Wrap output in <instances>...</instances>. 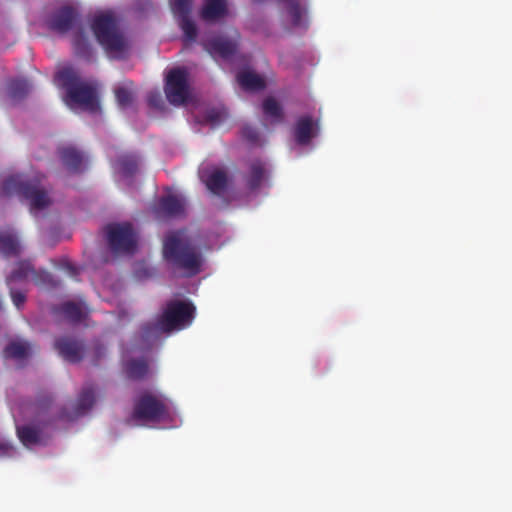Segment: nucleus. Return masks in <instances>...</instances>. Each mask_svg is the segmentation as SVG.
Returning <instances> with one entry per match:
<instances>
[{
    "instance_id": "nucleus-31",
    "label": "nucleus",
    "mask_w": 512,
    "mask_h": 512,
    "mask_svg": "<svg viewBox=\"0 0 512 512\" xmlns=\"http://www.w3.org/2000/svg\"><path fill=\"white\" fill-rule=\"evenodd\" d=\"M115 96L117 103L121 108H127L133 104L134 95L127 87H118L115 90Z\"/></svg>"
},
{
    "instance_id": "nucleus-14",
    "label": "nucleus",
    "mask_w": 512,
    "mask_h": 512,
    "mask_svg": "<svg viewBox=\"0 0 512 512\" xmlns=\"http://www.w3.org/2000/svg\"><path fill=\"white\" fill-rule=\"evenodd\" d=\"M318 130V122H314L310 116H302L294 127L295 141L299 145H307L317 135Z\"/></svg>"
},
{
    "instance_id": "nucleus-17",
    "label": "nucleus",
    "mask_w": 512,
    "mask_h": 512,
    "mask_svg": "<svg viewBox=\"0 0 512 512\" xmlns=\"http://www.w3.org/2000/svg\"><path fill=\"white\" fill-rule=\"evenodd\" d=\"M140 158L135 153H123L115 162L116 171L125 178L133 177L139 170Z\"/></svg>"
},
{
    "instance_id": "nucleus-29",
    "label": "nucleus",
    "mask_w": 512,
    "mask_h": 512,
    "mask_svg": "<svg viewBox=\"0 0 512 512\" xmlns=\"http://www.w3.org/2000/svg\"><path fill=\"white\" fill-rule=\"evenodd\" d=\"M170 7L177 21L184 18H190L193 0H170Z\"/></svg>"
},
{
    "instance_id": "nucleus-22",
    "label": "nucleus",
    "mask_w": 512,
    "mask_h": 512,
    "mask_svg": "<svg viewBox=\"0 0 512 512\" xmlns=\"http://www.w3.org/2000/svg\"><path fill=\"white\" fill-rule=\"evenodd\" d=\"M96 399V391L93 385L85 386L76 402L74 417H79L90 410Z\"/></svg>"
},
{
    "instance_id": "nucleus-6",
    "label": "nucleus",
    "mask_w": 512,
    "mask_h": 512,
    "mask_svg": "<svg viewBox=\"0 0 512 512\" xmlns=\"http://www.w3.org/2000/svg\"><path fill=\"white\" fill-rule=\"evenodd\" d=\"M167 414L164 398L151 391H142L134 400L132 418L139 421H158Z\"/></svg>"
},
{
    "instance_id": "nucleus-26",
    "label": "nucleus",
    "mask_w": 512,
    "mask_h": 512,
    "mask_svg": "<svg viewBox=\"0 0 512 512\" xmlns=\"http://www.w3.org/2000/svg\"><path fill=\"white\" fill-rule=\"evenodd\" d=\"M33 270L34 267L30 261H19L16 265V268L11 272L9 276H7V285L10 286L15 282H22L27 280L29 277H32Z\"/></svg>"
},
{
    "instance_id": "nucleus-37",
    "label": "nucleus",
    "mask_w": 512,
    "mask_h": 512,
    "mask_svg": "<svg viewBox=\"0 0 512 512\" xmlns=\"http://www.w3.org/2000/svg\"><path fill=\"white\" fill-rule=\"evenodd\" d=\"M89 31L96 36V15L90 16L88 19Z\"/></svg>"
},
{
    "instance_id": "nucleus-19",
    "label": "nucleus",
    "mask_w": 512,
    "mask_h": 512,
    "mask_svg": "<svg viewBox=\"0 0 512 512\" xmlns=\"http://www.w3.org/2000/svg\"><path fill=\"white\" fill-rule=\"evenodd\" d=\"M0 252L5 257L18 256L21 245L16 233L10 229L0 230Z\"/></svg>"
},
{
    "instance_id": "nucleus-2",
    "label": "nucleus",
    "mask_w": 512,
    "mask_h": 512,
    "mask_svg": "<svg viewBox=\"0 0 512 512\" xmlns=\"http://www.w3.org/2000/svg\"><path fill=\"white\" fill-rule=\"evenodd\" d=\"M55 82L66 91V103L71 108L96 109V84L83 79L75 67L65 65L55 74Z\"/></svg>"
},
{
    "instance_id": "nucleus-32",
    "label": "nucleus",
    "mask_w": 512,
    "mask_h": 512,
    "mask_svg": "<svg viewBox=\"0 0 512 512\" xmlns=\"http://www.w3.org/2000/svg\"><path fill=\"white\" fill-rule=\"evenodd\" d=\"M10 297L12 299L13 304L18 310H21L26 302V291L16 290L13 285L8 286Z\"/></svg>"
},
{
    "instance_id": "nucleus-13",
    "label": "nucleus",
    "mask_w": 512,
    "mask_h": 512,
    "mask_svg": "<svg viewBox=\"0 0 512 512\" xmlns=\"http://www.w3.org/2000/svg\"><path fill=\"white\" fill-rule=\"evenodd\" d=\"M55 312L71 324L83 322L89 315V309L83 302L66 301L59 305Z\"/></svg>"
},
{
    "instance_id": "nucleus-21",
    "label": "nucleus",
    "mask_w": 512,
    "mask_h": 512,
    "mask_svg": "<svg viewBox=\"0 0 512 512\" xmlns=\"http://www.w3.org/2000/svg\"><path fill=\"white\" fill-rule=\"evenodd\" d=\"M237 82L246 91H261L266 87L265 80L257 73L249 70L239 72Z\"/></svg>"
},
{
    "instance_id": "nucleus-9",
    "label": "nucleus",
    "mask_w": 512,
    "mask_h": 512,
    "mask_svg": "<svg viewBox=\"0 0 512 512\" xmlns=\"http://www.w3.org/2000/svg\"><path fill=\"white\" fill-rule=\"evenodd\" d=\"M164 91L172 105H182L189 98L188 74L182 68H174L166 76Z\"/></svg>"
},
{
    "instance_id": "nucleus-35",
    "label": "nucleus",
    "mask_w": 512,
    "mask_h": 512,
    "mask_svg": "<svg viewBox=\"0 0 512 512\" xmlns=\"http://www.w3.org/2000/svg\"><path fill=\"white\" fill-rule=\"evenodd\" d=\"M242 136L251 143H256L259 140L258 131L251 126L243 127Z\"/></svg>"
},
{
    "instance_id": "nucleus-30",
    "label": "nucleus",
    "mask_w": 512,
    "mask_h": 512,
    "mask_svg": "<svg viewBox=\"0 0 512 512\" xmlns=\"http://www.w3.org/2000/svg\"><path fill=\"white\" fill-rule=\"evenodd\" d=\"M178 24L184 33V38L186 41L193 42L196 40L198 31L196 24L191 19V17L178 20Z\"/></svg>"
},
{
    "instance_id": "nucleus-25",
    "label": "nucleus",
    "mask_w": 512,
    "mask_h": 512,
    "mask_svg": "<svg viewBox=\"0 0 512 512\" xmlns=\"http://www.w3.org/2000/svg\"><path fill=\"white\" fill-rule=\"evenodd\" d=\"M262 111L271 123H281L284 119V112L281 104L274 97H267L262 103Z\"/></svg>"
},
{
    "instance_id": "nucleus-23",
    "label": "nucleus",
    "mask_w": 512,
    "mask_h": 512,
    "mask_svg": "<svg viewBox=\"0 0 512 512\" xmlns=\"http://www.w3.org/2000/svg\"><path fill=\"white\" fill-rule=\"evenodd\" d=\"M32 346L27 341H13L4 349V357L23 360L31 355Z\"/></svg>"
},
{
    "instance_id": "nucleus-24",
    "label": "nucleus",
    "mask_w": 512,
    "mask_h": 512,
    "mask_svg": "<svg viewBox=\"0 0 512 512\" xmlns=\"http://www.w3.org/2000/svg\"><path fill=\"white\" fill-rule=\"evenodd\" d=\"M204 182L209 191L215 195H221L227 187L228 179L223 170L216 169L207 176Z\"/></svg>"
},
{
    "instance_id": "nucleus-4",
    "label": "nucleus",
    "mask_w": 512,
    "mask_h": 512,
    "mask_svg": "<svg viewBox=\"0 0 512 512\" xmlns=\"http://www.w3.org/2000/svg\"><path fill=\"white\" fill-rule=\"evenodd\" d=\"M98 44L112 60H126L130 56L131 40L111 15L98 12Z\"/></svg>"
},
{
    "instance_id": "nucleus-12",
    "label": "nucleus",
    "mask_w": 512,
    "mask_h": 512,
    "mask_svg": "<svg viewBox=\"0 0 512 512\" xmlns=\"http://www.w3.org/2000/svg\"><path fill=\"white\" fill-rule=\"evenodd\" d=\"M184 200L176 195L161 197L153 210L157 217H177L184 213Z\"/></svg>"
},
{
    "instance_id": "nucleus-15",
    "label": "nucleus",
    "mask_w": 512,
    "mask_h": 512,
    "mask_svg": "<svg viewBox=\"0 0 512 512\" xmlns=\"http://www.w3.org/2000/svg\"><path fill=\"white\" fill-rule=\"evenodd\" d=\"M59 155L63 165L74 173L82 172L86 168V158L84 154L74 147H63L59 150Z\"/></svg>"
},
{
    "instance_id": "nucleus-7",
    "label": "nucleus",
    "mask_w": 512,
    "mask_h": 512,
    "mask_svg": "<svg viewBox=\"0 0 512 512\" xmlns=\"http://www.w3.org/2000/svg\"><path fill=\"white\" fill-rule=\"evenodd\" d=\"M107 239L116 254L132 255L137 250V234L129 222L108 225Z\"/></svg>"
},
{
    "instance_id": "nucleus-33",
    "label": "nucleus",
    "mask_w": 512,
    "mask_h": 512,
    "mask_svg": "<svg viewBox=\"0 0 512 512\" xmlns=\"http://www.w3.org/2000/svg\"><path fill=\"white\" fill-rule=\"evenodd\" d=\"M32 280L36 285H51L52 275L46 270H33Z\"/></svg>"
},
{
    "instance_id": "nucleus-1",
    "label": "nucleus",
    "mask_w": 512,
    "mask_h": 512,
    "mask_svg": "<svg viewBox=\"0 0 512 512\" xmlns=\"http://www.w3.org/2000/svg\"><path fill=\"white\" fill-rule=\"evenodd\" d=\"M45 26L60 35L74 31L72 44L75 54L82 58H88L91 55L87 31L81 15L75 7L63 5L54 9L46 16Z\"/></svg>"
},
{
    "instance_id": "nucleus-3",
    "label": "nucleus",
    "mask_w": 512,
    "mask_h": 512,
    "mask_svg": "<svg viewBox=\"0 0 512 512\" xmlns=\"http://www.w3.org/2000/svg\"><path fill=\"white\" fill-rule=\"evenodd\" d=\"M1 189L4 195H16L22 201H27L31 212L46 209L52 202L38 176L30 178L23 174L10 175L3 180Z\"/></svg>"
},
{
    "instance_id": "nucleus-28",
    "label": "nucleus",
    "mask_w": 512,
    "mask_h": 512,
    "mask_svg": "<svg viewBox=\"0 0 512 512\" xmlns=\"http://www.w3.org/2000/svg\"><path fill=\"white\" fill-rule=\"evenodd\" d=\"M30 88L26 79H13L8 83V95L12 100H20L29 93Z\"/></svg>"
},
{
    "instance_id": "nucleus-5",
    "label": "nucleus",
    "mask_w": 512,
    "mask_h": 512,
    "mask_svg": "<svg viewBox=\"0 0 512 512\" xmlns=\"http://www.w3.org/2000/svg\"><path fill=\"white\" fill-rule=\"evenodd\" d=\"M163 256L176 267L185 270L189 276L200 272L201 254L180 232H173L165 237Z\"/></svg>"
},
{
    "instance_id": "nucleus-39",
    "label": "nucleus",
    "mask_w": 512,
    "mask_h": 512,
    "mask_svg": "<svg viewBox=\"0 0 512 512\" xmlns=\"http://www.w3.org/2000/svg\"><path fill=\"white\" fill-rule=\"evenodd\" d=\"M97 355H98V358H99L100 357V348L99 347H98Z\"/></svg>"
},
{
    "instance_id": "nucleus-10",
    "label": "nucleus",
    "mask_w": 512,
    "mask_h": 512,
    "mask_svg": "<svg viewBox=\"0 0 512 512\" xmlns=\"http://www.w3.org/2000/svg\"><path fill=\"white\" fill-rule=\"evenodd\" d=\"M54 346L59 355L70 363L80 362L87 353L84 341L69 336L58 338Z\"/></svg>"
},
{
    "instance_id": "nucleus-34",
    "label": "nucleus",
    "mask_w": 512,
    "mask_h": 512,
    "mask_svg": "<svg viewBox=\"0 0 512 512\" xmlns=\"http://www.w3.org/2000/svg\"><path fill=\"white\" fill-rule=\"evenodd\" d=\"M147 103L150 107L161 109L163 106L162 95L159 91H150L147 95Z\"/></svg>"
},
{
    "instance_id": "nucleus-11",
    "label": "nucleus",
    "mask_w": 512,
    "mask_h": 512,
    "mask_svg": "<svg viewBox=\"0 0 512 512\" xmlns=\"http://www.w3.org/2000/svg\"><path fill=\"white\" fill-rule=\"evenodd\" d=\"M269 170L265 161L256 158L248 163V172L245 175V182L249 190L259 189L268 179Z\"/></svg>"
},
{
    "instance_id": "nucleus-18",
    "label": "nucleus",
    "mask_w": 512,
    "mask_h": 512,
    "mask_svg": "<svg viewBox=\"0 0 512 512\" xmlns=\"http://www.w3.org/2000/svg\"><path fill=\"white\" fill-rule=\"evenodd\" d=\"M226 0H205L200 17L205 21H214L227 15Z\"/></svg>"
},
{
    "instance_id": "nucleus-36",
    "label": "nucleus",
    "mask_w": 512,
    "mask_h": 512,
    "mask_svg": "<svg viewBox=\"0 0 512 512\" xmlns=\"http://www.w3.org/2000/svg\"><path fill=\"white\" fill-rule=\"evenodd\" d=\"M207 120L213 124H217L222 120V114L216 110H210L207 113Z\"/></svg>"
},
{
    "instance_id": "nucleus-38",
    "label": "nucleus",
    "mask_w": 512,
    "mask_h": 512,
    "mask_svg": "<svg viewBox=\"0 0 512 512\" xmlns=\"http://www.w3.org/2000/svg\"><path fill=\"white\" fill-rule=\"evenodd\" d=\"M67 269L69 270V272L71 273V275H73V276H74V275H76V274H77L75 267H73L72 265H70V264H69V265H67Z\"/></svg>"
},
{
    "instance_id": "nucleus-16",
    "label": "nucleus",
    "mask_w": 512,
    "mask_h": 512,
    "mask_svg": "<svg viewBox=\"0 0 512 512\" xmlns=\"http://www.w3.org/2000/svg\"><path fill=\"white\" fill-rule=\"evenodd\" d=\"M123 372L130 380H143L149 374V363L147 358H130L123 363Z\"/></svg>"
},
{
    "instance_id": "nucleus-20",
    "label": "nucleus",
    "mask_w": 512,
    "mask_h": 512,
    "mask_svg": "<svg viewBox=\"0 0 512 512\" xmlns=\"http://www.w3.org/2000/svg\"><path fill=\"white\" fill-rule=\"evenodd\" d=\"M206 48L213 55L229 58L236 52V43L225 37H215L206 44Z\"/></svg>"
},
{
    "instance_id": "nucleus-27",
    "label": "nucleus",
    "mask_w": 512,
    "mask_h": 512,
    "mask_svg": "<svg viewBox=\"0 0 512 512\" xmlns=\"http://www.w3.org/2000/svg\"><path fill=\"white\" fill-rule=\"evenodd\" d=\"M17 435L21 443L26 447L39 444L41 441L40 431L29 425L17 427Z\"/></svg>"
},
{
    "instance_id": "nucleus-8",
    "label": "nucleus",
    "mask_w": 512,
    "mask_h": 512,
    "mask_svg": "<svg viewBox=\"0 0 512 512\" xmlns=\"http://www.w3.org/2000/svg\"><path fill=\"white\" fill-rule=\"evenodd\" d=\"M195 310V306L189 301L172 300L167 303L160 323L166 331L182 328L191 324Z\"/></svg>"
}]
</instances>
